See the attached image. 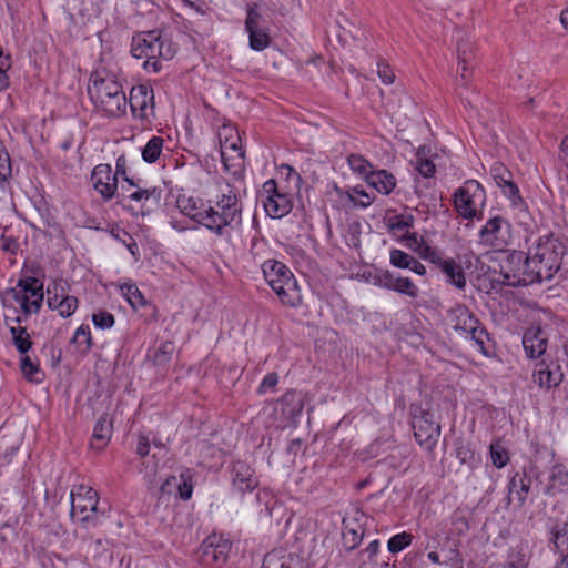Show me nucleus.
Returning <instances> with one entry per match:
<instances>
[{
  "label": "nucleus",
  "instance_id": "nucleus-1",
  "mask_svg": "<svg viewBox=\"0 0 568 568\" xmlns=\"http://www.w3.org/2000/svg\"><path fill=\"white\" fill-rule=\"evenodd\" d=\"M528 267L535 283L550 281L556 274L568 278V252L564 242L554 234H545L534 243L529 251Z\"/></svg>",
  "mask_w": 568,
  "mask_h": 568
},
{
  "label": "nucleus",
  "instance_id": "nucleus-2",
  "mask_svg": "<svg viewBox=\"0 0 568 568\" xmlns=\"http://www.w3.org/2000/svg\"><path fill=\"white\" fill-rule=\"evenodd\" d=\"M243 204L235 187L220 184L217 194L206 203L204 227L217 236H223L226 227L240 224Z\"/></svg>",
  "mask_w": 568,
  "mask_h": 568
},
{
  "label": "nucleus",
  "instance_id": "nucleus-3",
  "mask_svg": "<svg viewBox=\"0 0 568 568\" xmlns=\"http://www.w3.org/2000/svg\"><path fill=\"white\" fill-rule=\"evenodd\" d=\"M88 94L95 109L108 116L125 113L128 100L121 83L111 74L94 72L90 77Z\"/></svg>",
  "mask_w": 568,
  "mask_h": 568
},
{
  "label": "nucleus",
  "instance_id": "nucleus-4",
  "mask_svg": "<svg viewBox=\"0 0 568 568\" xmlns=\"http://www.w3.org/2000/svg\"><path fill=\"white\" fill-rule=\"evenodd\" d=\"M262 271L266 282L283 305L298 307L302 304L303 300L297 281L284 263L267 260L262 264Z\"/></svg>",
  "mask_w": 568,
  "mask_h": 568
},
{
  "label": "nucleus",
  "instance_id": "nucleus-5",
  "mask_svg": "<svg viewBox=\"0 0 568 568\" xmlns=\"http://www.w3.org/2000/svg\"><path fill=\"white\" fill-rule=\"evenodd\" d=\"M131 54L135 59L171 60L175 49L170 40L163 39L159 30L136 32L132 37Z\"/></svg>",
  "mask_w": 568,
  "mask_h": 568
},
{
  "label": "nucleus",
  "instance_id": "nucleus-6",
  "mask_svg": "<svg viewBox=\"0 0 568 568\" xmlns=\"http://www.w3.org/2000/svg\"><path fill=\"white\" fill-rule=\"evenodd\" d=\"M486 203V191L476 180H467L454 193L457 213L466 220L483 219L481 209Z\"/></svg>",
  "mask_w": 568,
  "mask_h": 568
},
{
  "label": "nucleus",
  "instance_id": "nucleus-7",
  "mask_svg": "<svg viewBox=\"0 0 568 568\" xmlns=\"http://www.w3.org/2000/svg\"><path fill=\"white\" fill-rule=\"evenodd\" d=\"M13 300L20 304L22 314L28 317L40 312L43 302V283L33 277L20 278L16 287L10 290Z\"/></svg>",
  "mask_w": 568,
  "mask_h": 568
},
{
  "label": "nucleus",
  "instance_id": "nucleus-8",
  "mask_svg": "<svg viewBox=\"0 0 568 568\" xmlns=\"http://www.w3.org/2000/svg\"><path fill=\"white\" fill-rule=\"evenodd\" d=\"M528 256L521 251H511L500 264L504 283L509 286H528L534 284Z\"/></svg>",
  "mask_w": 568,
  "mask_h": 568
},
{
  "label": "nucleus",
  "instance_id": "nucleus-9",
  "mask_svg": "<svg viewBox=\"0 0 568 568\" xmlns=\"http://www.w3.org/2000/svg\"><path fill=\"white\" fill-rule=\"evenodd\" d=\"M412 427L414 436L420 447L432 450L440 436V425L435 420L434 414L420 407H412Z\"/></svg>",
  "mask_w": 568,
  "mask_h": 568
},
{
  "label": "nucleus",
  "instance_id": "nucleus-10",
  "mask_svg": "<svg viewBox=\"0 0 568 568\" xmlns=\"http://www.w3.org/2000/svg\"><path fill=\"white\" fill-rule=\"evenodd\" d=\"M511 240V225L505 217L489 219L479 231V243L495 251H504Z\"/></svg>",
  "mask_w": 568,
  "mask_h": 568
},
{
  "label": "nucleus",
  "instance_id": "nucleus-11",
  "mask_svg": "<svg viewBox=\"0 0 568 568\" xmlns=\"http://www.w3.org/2000/svg\"><path fill=\"white\" fill-rule=\"evenodd\" d=\"M98 503V493L91 487L81 485L77 491H71V516L81 523L95 526Z\"/></svg>",
  "mask_w": 568,
  "mask_h": 568
},
{
  "label": "nucleus",
  "instance_id": "nucleus-12",
  "mask_svg": "<svg viewBox=\"0 0 568 568\" xmlns=\"http://www.w3.org/2000/svg\"><path fill=\"white\" fill-rule=\"evenodd\" d=\"M232 542L222 535H210L199 548V560L203 566L221 568L229 558Z\"/></svg>",
  "mask_w": 568,
  "mask_h": 568
},
{
  "label": "nucleus",
  "instance_id": "nucleus-13",
  "mask_svg": "<svg viewBox=\"0 0 568 568\" xmlns=\"http://www.w3.org/2000/svg\"><path fill=\"white\" fill-rule=\"evenodd\" d=\"M126 192L128 194L125 195V199L133 203L129 209L136 215L140 214L145 216L160 207L163 192L161 187H141L135 183V186L129 185Z\"/></svg>",
  "mask_w": 568,
  "mask_h": 568
},
{
  "label": "nucleus",
  "instance_id": "nucleus-14",
  "mask_svg": "<svg viewBox=\"0 0 568 568\" xmlns=\"http://www.w3.org/2000/svg\"><path fill=\"white\" fill-rule=\"evenodd\" d=\"M262 196H265L263 200L264 210L272 219H281L287 215L293 207L291 197L278 190L274 179L264 182Z\"/></svg>",
  "mask_w": 568,
  "mask_h": 568
},
{
  "label": "nucleus",
  "instance_id": "nucleus-15",
  "mask_svg": "<svg viewBox=\"0 0 568 568\" xmlns=\"http://www.w3.org/2000/svg\"><path fill=\"white\" fill-rule=\"evenodd\" d=\"M91 181L94 190L104 201L111 200L118 190L116 174L112 173L110 164H99L91 173Z\"/></svg>",
  "mask_w": 568,
  "mask_h": 568
},
{
  "label": "nucleus",
  "instance_id": "nucleus-16",
  "mask_svg": "<svg viewBox=\"0 0 568 568\" xmlns=\"http://www.w3.org/2000/svg\"><path fill=\"white\" fill-rule=\"evenodd\" d=\"M129 103L134 116L148 119L150 115L149 110L151 114H153L154 110V94L152 88L144 84L133 87L130 92Z\"/></svg>",
  "mask_w": 568,
  "mask_h": 568
},
{
  "label": "nucleus",
  "instance_id": "nucleus-17",
  "mask_svg": "<svg viewBox=\"0 0 568 568\" xmlns=\"http://www.w3.org/2000/svg\"><path fill=\"white\" fill-rule=\"evenodd\" d=\"M233 487L241 494L253 491L258 486L255 469L246 462L236 460L231 467Z\"/></svg>",
  "mask_w": 568,
  "mask_h": 568
},
{
  "label": "nucleus",
  "instance_id": "nucleus-18",
  "mask_svg": "<svg viewBox=\"0 0 568 568\" xmlns=\"http://www.w3.org/2000/svg\"><path fill=\"white\" fill-rule=\"evenodd\" d=\"M532 378L539 387L549 389L561 383L564 373L557 363L542 359L536 364Z\"/></svg>",
  "mask_w": 568,
  "mask_h": 568
},
{
  "label": "nucleus",
  "instance_id": "nucleus-19",
  "mask_svg": "<svg viewBox=\"0 0 568 568\" xmlns=\"http://www.w3.org/2000/svg\"><path fill=\"white\" fill-rule=\"evenodd\" d=\"M260 13L251 8L247 11L245 28L248 32L250 48L255 51H263L271 43L268 33L260 28Z\"/></svg>",
  "mask_w": 568,
  "mask_h": 568
},
{
  "label": "nucleus",
  "instance_id": "nucleus-20",
  "mask_svg": "<svg viewBox=\"0 0 568 568\" xmlns=\"http://www.w3.org/2000/svg\"><path fill=\"white\" fill-rule=\"evenodd\" d=\"M491 175L497 185L501 189L504 195L507 196L514 205L523 202V199L519 194V189L513 181V174L508 169H506L503 164H495L491 168Z\"/></svg>",
  "mask_w": 568,
  "mask_h": 568
},
{
  "label": "nucleus",
  "instance_id": "nucleus-21",
  "mask_svg": "<svg viewBox=\"0 0 568 568\" xmlns=\"http://www.w3.org/2000/svg\"><path fill=\"white\" fill-rule=\"evenodd\" d=\"M531 478L526 471L515 473L508 483V494L506 497L507 505L511 503V495L516 496L517 507L520 509L525 506L528 495L531 489Z\"/></svg>",
  "mask_w": 568,
  "mask_h": 568
},
{
  "label": "nucleus",
  "instance_id": "nucleus-22",
  "mask_svg": "<svg viewBox=\"0 0 568 568\" xmlns=\"http://www.w3.org/2000/svg\"><path fill=\"white\" fill-rule=\"evenodd\" d=\"M548 339L540 327H532L525 332L523 336V346L529 358H538L545 354Z\"/></svg>",
  "mask_w": 568,
  "mask_h": 568
},
{
  "label": "nucleus",
  "instance_id": "nucleus-23",
  "mask_svg": "<svg viewBox=\"0 0 568 568\" xmlns=\"http://www.w3.org/2000/svg\"><path fill=\"white\" fill-rule=\"evenodd\" d=\"M176 207L183 215L204 226L206 204L201 199L180 194L176 199Z\"/></svg>",
  "mask_w": 568,
  "mask_h": 568
},
{
  "label": "nucleus",
  "instance_id": "nucleus-24",
  "mask_svg": "<svg viewBox=\"0 0 568 568\" xmlns=\"http://www.w3.org/2000/svg\"><path fill=\"white\" fill-rule=\"evenodd\" d=\"M365 529L358 518H344L342 521L343 547L351 551L358 547Z\"/></svg>",
  "mask_w": 568,
  "mask_h": 568
},
{
  "label": "nucleus",
  "instance_id": "nucleus-25",
  "mask_svg": "<svg viewBox=\"0 0 568 568\" xmlns=\"http://www.w3.org/2000/svg\"><path fill=\"white\" fill-rule=\"evenodd\" d=\"M549 541L562 555L561 564L568 568V521L558 520L549 529Z\"/></svg>",
  "mask_w": 568,
  "mask_h": 568
},
{
  "label": "nucleus",
  "instance_id": "nucleus-26",
  "mask_svg": "<svg viewBox=\"0 0 568 568\" xmlns=\"http://www.w3.org/2000/svg\"><path fill=\"white\" fill-rule=\"evenodd\" d=\"M112 432V422L109 419L106 414H103L99 417L94 425L93 435L90 443L91 448L99 452L104 449L111 439Z\"/></svg>",
  "mask_w": 568,
  "mask_h": 568
},
{
  "label": "nucleus",
  "instance_id": "nucleus-27",
  "mask_svg": "<svg viewBox=\"0 0 568 568\" xmlns=\"http://www.w3.org/2000/svg\"><path fill=\"white\" fill-rule=\"evenodd\" d=\"M436 266L445 274L447 282L459 290L465 288L466 277L463 267L454 258H444Z\"/></svg>",
  "mask_w": 568,
  "mask_h": 568
},
{
  "label": "nucleus",
  "instance_id": "nucleus-28",
  "mask_svg": "<svg viewBox=\"0 0 568 568\" xmlns=\"http://www.w3.org/2000/svg\"><path fill=\"white\" fill-rule=\"evenodd\" d=\"M281 410L286 419H293L298 416L304 407V400L301 393L287 390L278 400Z\"/></svg>",
  "mask_w": 568,
  "mask_h": 568
},
{
  "label": "nucleus",
  "instance_id": "nucleus-29",
  "mask_svg": "<svg viewBox=\"0 0 568 568\" xmlns=\"http://www.w3.org/2000/svg\"><path fill=\"white\" fill-rule=\"evenodd\" d=\"M463 334L475 343L483 355L489 356L491 338L485 325L478 318L477 324L471 325L470 329H465Z\"/></svg>",
  "mask_w": 568,
  "mask_h": 568
},
{
  "label": "nucleus",
  "instance_id": "nucleus-30",
  "mask_svg": "<svg viewBox=\"0 0 568 568\" xmlns=\"http://www.w3.org/2000/svg\"><path fill=\"white\" fill-rule=\"evenodd\" d=\"M366 182L377 192L388 195L396 186V178L386 170H376L366 175Z\"/></svg>",
  "mask_w": 568,
  "mask_h": 568
},
{
  "label": "nucleus",
  "instance_id": "nucleus-31",
  "mask_svg": "<svg viewBox=\"0 0 568 568\" xmlns=\"http://www.w3.org/2000/svg\"><path fill=\"white\" fill-rule=\"evenodd\" d=\"M568 491V469L562 464L552 466L546 494L555 495Z\"/></svg>",
  "mask_w": 568,
  "mask_h": 568
},
{
  "label": "nucleus",
  "instance_id": "nucleus-32",
  "mask_svg": "<svg viewBox=\"0 0 568 568\" xmlns=\"http://www.w3.org/2000/svg\"><path fill=\"white\" fill-rule=\"evenodd\" d=\"M453 328L457 332L470 329L471 325L477 324V317L465 305H458L452 310Z\"/></svg>",
  "mask_w": 568,
  "mask_h": 568
},
{
  "label": "nucleus",
  "instance_id": "nucleus-33",
  "mask_svg": "<svg viewBox=\"0 0 568 568\" xmlns=\"http://www.w3.org/2000/svg\"><path fill=\"white\" fill-rule=\"evenodd\" d=\"M175 352V344L172 341L162 342L158 348L153 351L152 354H149V359L155 365L160 367L166 366Z\"/></svg>",
  "mask_w": 568,
  "mask_h": 568
},
{
  "label": "nucleus",
  "instance_id": "nucleus-34",
  "mask_svg": "<svg viewBox=\"0 0 568 568\" xmlns=\"http://www.w3.org/2000/svg\"><path fill=\"white\" fill-rule=\"evenodd\" d=\"M120 291L133 310L144 307L149 304L148 300L135 284L124 283L120 285Z\"/></svg>",
  "mask_w": 568,
  "mask_h": 568
},
{
  "label": "nucleus",
  "instance_id": "nucleus-35",
  "mask_svg": "<svg viewBox=\"0 0 568 568\" xmlns=\"http://www.w3.org/2000/svg\"><path fill=\"white\" fill-rule=\"evenodd\" d=\"M164 139L162 136H152L142 149V159L146 163H154L160 158L163 150Z\"/></svg>",
  "mask_w": 568,
  "mask_h": 568
},
{
  "label": "nucleus",
  "instance_id": "nucleus-36",
  "mask_svg": "<svg viewBox=\"0 0 568 568\" xmlns=\"http://www.w3.org/2000/svg\"><path fill=\"white\" fill-rule=\"evenodd\" d=\"M430 149L420 146L416 153V169L425 176L430 178L435 174V164L428 159Z\"/></svg>",
  "mask_w": 568,
  "mask_h": 568
},
{
  "label": "nucleus",
  "instance_id": "nucleus-37",
  "mask_svg": "<svg viewBox=\"0 0 568 568\" xmlns=\"http://www.w3.org/2000/svg\"><path fill=\"white\" fill-rule=\"evenodd\" d=\"M20 368L23 376L33 383H40L42 381L43 374L40 371V367L37 363H34L28 355L21 357Z\"/></svg>",
  "mask_w": 568,
  "mask_h": 568
},
{
  "label": "nucleus",
  "instance_id": "nucleus-38",
  "mask_svg": "<svg viewBox=\"0 0 568 568\" xmlns=\"http://www.w3.org/2000/svg\"><path fill=\"white\" fill-rule=\"evenodd\" d=\"M394 292H397L403 295H407L412 298H416L418 296L419 290L418 287L413 283V281L408 277L403 276H395L393 290Z\"/></svg>",
  "mask_w": 568,
  "mask_h": 568
},
{
  "label": "nucleus",
  "instance_id": "nucleus-39",
  "mask_svg": "<svg viewBox=\"0 0 568 568\" xmlns=\"http://www.w3.org/2000/svg\"><path fill=\"white\" fill-rule=\"evenodd\" d=\"M291 558L281 551H271L265 555L261 568H291Z\"/></svg>",
  "mask_w": 568,
  "mask_h": 568
},
{
  "label": "nucleus",
  "instance_id": "nucleus-40",
  "mask_svg": "<svg viewBox=\"0 0 568 568\" xmlns=\"http://www.w3.org/2000/svg\"><path fill=\"white\" fill-rule=\"evenodd\" d=\"M347 197L351 202L354 203V205L361 206V207H367L369 206L373 201L374 196L368 194L364 189L355 186L352 189H348L346 191Z\"/></svg>",
  "mask_w": 568,
  "mask_h": 568
},
{
  "label": "nucleus",
  "instance_id": "nucleus-41",
  "mask_svg": "<svg viewBox=\"0 0 568 568\" xmlns=\"http://www.w3.org/2000/svg\"><path fill=\"white\" fill-rule=\"evenodd\" d=\"M458 64H469L475 58L473 43L467 39H460L457 42Z\"/></svg>",
  "mask_w": 568,
  "mask_h": 568
},
{
  "label": "nucleus",
  "instance_id": "nucleus-42",
  "mask_svg": "<svg viewBox=\"0 0 568 568\" xmlns=\"http://www.w3.org/2000/svg\"><path fill=\"white\" fill-rule=\"evenodd\" d=\"M413 541V535L406 531L393 536L387 544L388 551L397 554L408 547Z\"/></svg>",
  "mask_w": 568,
  "mask_h": 568
},
{
  "label": "nucleus",
  "instance_id": "nucleus-43",
  "mask_svg": "<svg viewBox=\"0 0 568 568\" xmlns=\"http://www.w3.org/2000/svg\"><path fill=\"white\" fill-rule=\"evenodd\" d=\"M11 172L12 168L10 155L0 142V186L2 190H4V185L11 176Z\"/></svg>",
  "mask_w": 568,
  "mask_h": 568
},
{
  "label": "nucleus",
  "instance_id": "nucleus-44",
  "mask_svg": "<svg viewBox=\"0 0 568 568\" xmlns=\"http://www.w3.org/2000/svg\"><path fill=\"white\" fill-rule=\"evenodd\" d=\"M347 160L351 169L354 172L363 175L365 180L367 174L374 172L373 170H371L372 164L359 154H351Z\"/></svg>",
  "mask_w": 568,
  "mask_h": 568
},
{
  "label": "nucleus",
  "instance_id": "nucleus-45",
  "mask_svg": "<svg viewBox=\"0 0 568 568\" xmlns=\"http://www.w3.org/2000/svg\"><path fill=\"white\" fill-rule=\"evenodd\" d=\"M227 150H231L236 153L235 156H231V160H243L244 159V152L242 151L241 146H237L236 142H232L229 144L227 140L225 141L224 145H222L221 149V158L224 166L229 170L231 166H235V163H229L230 158L227 156Z\"/></svg>",
  "mask_w": 568,
  "mask_h": 568
},
{
  "label": "nucleus",
  "instance_id": "nucleus-46",
  "mask_svg": "<svg viewBox=\"0 0 568 568\" xmlns=\"http://www.w3.org/2000/svg\"><path fill=\"white\" fill-rule=\"evenodd\" d=\"M79 301L75 296L63 295L58 303V312L61 317L71 316L78 308Z\"/></svg>",
  "mask_w": 568,
  "mask_h": 568
},
{
  "label": "nucleus",
  "instance_id": "nucleus-47",
  "mask_svg": "<svg viewBox=\"0 0 568 568\" xmlns=\"http://www.w3.org/2000/svg\"><path fill=\"white\" fill-rule=\"evenodd\" d=\"M490 457H491L493 465L496 468H503L509 462V456H508L507 450L499 443H493L490 445Z\"/></svg>",
  "mask_w": 568,
  "mask_h": 568
},
{
  "label": "nucleus",
  "instance_id": "nucleus-48",
  "mask_svg": "<svg viewBox=\"0 0 568 568\" xmlns=\"http://www.w3.org/2000/svg\"><path fill=\"white\" fill-rule=\"evenodd\" d=\"M414 217L412 215H395L388 220V226L393 232H403L413 227Z\"/></svg>",
  "mask_w": 568,
  "mask_h": 568
},
{
  "label": "nucleus",
  "instance_id": "nucleus-49",
  "mask_svg": "<svg viewBox=\"0 0 568 568\" xmlns=\"http://www.w3.org/2000/svg\"><path fill=\"white\" fill-rule=\"evenodd\" d=\"M71 343L82 345L84 344L83 352H89L92 347V337L90 327L88 325H81L74 333Z\"/></svg>",
  "mask_w": 568,
  "mask_h": 568
},
{
  "label": "nucleus",
  "instance_id": "nucleus-50",
  "mask_svg": "<svg viewBox=\"0 0 568 568\" xmlns=\"http://www.w3.org/2000/svg\"><path fill=\"white\" fill-rule=\"evenodd\" d=\"M414 256L398 248H393L389 253L390 264L398 268H408Z\"/></svg>",
  "mask_w": 568,
  "mask_h": 568
},
{
  "label": "nucleus",
  "instance_id": "nucleus-51",
  "mask_svg": "<svg viewBox=\"0 0 568 568\" xmlns=\"http://www.w3.org/2000/svg\"><path fill=\"white\" fill-rule=\"evenodd\" d=\"M92 322L98 328L109 329L114 325L115 318L110 312L99 311L92 315Z\"/></svg>",
  "mask_w": 568,
  "mask_h": 568
},
{
  "label": "nucleus",
  "instance_id": "nucleus-52",
  "mask_svg": "<svg viewBox=\"0 0 568 568\" xmlns=\"http://www.w3.org/2000/svg\"><path fill=\"white\" fill-rule=\"evenodd\" d=\"M277 384H278V374L276 372L268 373L262 379V382L257 388V394L264 395L268 392H274Z\"/></svg>",
  "mask_w": 568,
  "mask_h": 568
},
{
  "label": "nucleus",
  "instance_id": "nucleus-53",
  "mask_svg": "<svg viewBox=\"0 0 568 568\" xmlns=\"http://www.w3.org/2000/svg\"><path fill=\"white\" fill-rule=\"evenodd\" d=\"M377 75L385 84H392L395 81V73L390 65L383 59L377 62Z\"/></svg>",
  "mask_w": 568,
  "mask_h": 568
},
{
  "label": "nucleus",
  "instance_id": "nucleus-54",
  "mask_svg": "<svg viewBox=\"0 0 568 568\" xmlns=\"http://www.w3.org/2000/svg\"><path fill=\"white\" fill-rule=\"evenodd\" d=\"M268 4L274 12L285 16L293 11L296 0H268Z\"/></svg>",
  "mask_w": 568,
  "mask_h": 568
},
{
  "label": "nucleus",
  "instance_id": "nucleus-55",
  "mask_svg": "<svg viewBox=\"0 0 568 568\" xmlns=\"http://www.w3.org/2000/svg\"><path fill=\"white\" fill-rule=\"evenodd\" d=\"M456 457L462 464L473 465L475 462V453L468 444H459L456 448Z\"/></svg>",
  "mask_w": 568,
  "mask_h": 568
},
{
  "label": "nucleus",
  "instance_id": "nucleus-56",
  "mask_svg": "<svg viewBox=\"0 0 568 568\" xmlns=\"http://www.w3.org/2000/svg\"><path fill=\"white\" fill-rule=\"evenodd\" d=\"M0 247L3 252L16 255L20 250V243L16 237L2 233L0 236Z\"/></svg>",
  "mask_w": 568,
  "mask_h": 568
},
{
  "label": "nucleus",
  "instance_id": "nucleus-57",
  "mask_svg": "<svg viewBox=\"0 0 568 568\" xmlns=\"http://www.w3.org/2000/svg\"><path fill=\"white\" fill-rule=\"evenodd\" d=\"M394 281H395V275L393 273H390L389 271L381 272L379 274L374 276L375 285H378V286L389 290V291L393 290Z\"/></svg>",
  "mask_w": 568,
  "mask_h": 568
},
{
  "label": "nucleus",
  "instance_id": "nucleus-58",
  "mask_svg": "<svg viewBox=\"0 0 568 568\" xmlns=\"http://www.w3.org/2000/svg\"><path fill=\"white\" fill-rule=\"evenodd\" d=\"M182 483L178 486V493L182 500H189L192 497L193 486L191 483V477L181 475Z\"/></svg>",
  "mask_w": 568,
  "mask_h": 568
},
{
  "label": "nucleus",
  "instance_id": "nucleus-59",
  "mask_svg": "<svg viewBox=\"0 0 568 568\" xmlns=\"http://www.w3.org/2000/svg\"><path fill=\"white\" fill-rule=\"evenodd\" d=\"M422 258L428 260L433 264H437L442 256L427 243H423L419 250L416 252Z\"/></svg>",
  "mask_w": 568,
  "mask_h": 568
},
{
  "label": "nucleus",
  "instance_id": "nucleus-60",
  "mask_svg": "<svg viewBox=\"0 0 568 568\" xmlns=\"http://www.w3.org/2000/svg\"><path fill=\"white\" fill-rule=\"evenodd\" d=\"M114 174H116V176L121 175L122 179L125 182H128V184L130 186H135V182L132 179H130L126 174V158H125V155L122 154V155L118 156L116 162H115V173Z\"/></svg>",
  "mask_w": 568,
  "mask_h": 568
},
{
  "label": "nucleus",
  "instance_id": "nucleus-61",
  "mask_svg": "<svg viewBox=\"0 0 568 568\" xmlns=\"http://www.w3.org/2000/svg\"><path fill=\"white\" fill-rule=\"evenodd\" d=\"M12 341L17 351L22 355L27 354L32 347V341L28 332L21 336H17Z\"/></svg>",
  "mask_w": 568,
  "mask_h": 568
},
{
  "label": "nucleus",
  "instance_id": "nucleus-62",
  "mask_svg": "<svg viewBox=\"0 0 568 568\" xmlns=\"http://www.w3.org/2000/svg\"><path fill=\"white\" fill-rule=\"evenodd\" d=\"M151 443L148 436L140 434L138 436V443L135 448V454L140 458H144L150 454Z\"/></svg>",
  "mask_w": 568,
  "mask_h": 568
},
{
  "label": "nucleus",
  "instance_id": "nucleus-63",
  "mask_svg": "<svg viewBox=\"0 0 568 568\" xmlns=\"http://www.w3.org/2000/svg\"><path fill=\"white\" fill-rule=\"evenodd\" d=\"M403 241L406 242V246L414 252H417L420 245L424 243L423 237H419L416 233L407 232L403 235Z\"/></svg>",
  "mask_w": 568,
  "mask_h": 568
},
{
  "label": "nucleus",
  "instance_id": "nucleus-64",
  "mask_svg": "<svg viewBox=\"0 0 568 568\" xmlns=\"http://www.w3.org/2000/svg\"><path fill=\"white\" fill-rule=\"evenodd\" d=\"M427 558L433 564H436V565H439V566H445V567H448V568H463V566L458 565L457 562L456 564H449L447 560L442 559L440 554H438L437 551L428 552L427 554Z\"/></svg>",
  "mask_w": 568,
  "mask_h": 568
}]
</instances>
